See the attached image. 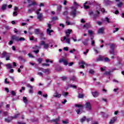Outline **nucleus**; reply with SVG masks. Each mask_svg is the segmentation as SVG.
<instances>
[{
  "label": "nucleus",
  "mask_w": 124,
  "mask_h": 124,
  "mask_svg": "<svg viewBox=\"0 0 124 124\" xmlns=\"http://www.w3.org/2000/svg\"><path fill=\"white\" fill-rule=\"evenodd\" d=\"M108 45H109V48L110 49L109 51V53L111 55H113L114 56L117 55L115 53V49H116V48L117 47V46H116V44H108Z\"/></svg>",
  "instance_id": "f257e3e1"
},
{
  "label": "nucleus",
  "mask_w": 124,
  "mask_h": 124,
  "mask_svg": "<svg viewBox=\"0 0 124 124\" xmlns=\"http://www.w3.org/2000/svg\"><path fill=\"white\" fill-rule=\"evenodd\" d=\"M75 107H78L79 108L76 110L78 115H79V114H82V112H81V109H83V108H84V106L82 105L76 104Z\"/></svg>",
  "instance_id": "f03ea898"
},
{
  "label": "nucleus",
  "mask_w": 124,
  "mask_h": 124,
  "mask_svg": "<svg viewBox=\"0 0 124 124\" xmlns=\"http://www.w3.org/2000/svg\"><path fill=\"white\" fill-rule=\"evenodd\" d=\"M39 11H41V8L36 11V14H37V18L40 20L42 21V18L43 17V14L42 13H39Z\"/></svg>",
  "instance_id": "7ed1b4c3"
},
{
  "label": "nucleus",
  "mask_w": 124,
  "mask_h": 124,
  "mask_svg": "<svg viewBox=\"0 0 124 124\" xmlns=\"http://www.w3.org/2000/svg\"><path fill=\"white\" fill-rule=\"evenodd\" d=\"M84 106L87 111H92V105H91V103L87 102Z\"/></svg>",
  "instance_id": "20e7f679"
},
{
  "label": "nucleus",
  "mask_w": 124,
  "mask_h": 124,
  "mask_svg": "<svg viewBox=\"0 0 124 124\" xmlns=\"http://www.w3.org/2000/svg\"><path fill=\"white\" fill-rule=\"evenodd\" d=\"M72 10L70 12V15L71 16H73V17H76V9L74 7H72Z\"/></svg>",
  "instance_id": "39448f33"
},
{
  "label": "nucleus",
  "mask_w": 124,
  "mask_h": 124,
  "mask_svg": "<svg viewBox=\"0 0 124 124\" xmlns=\"http://www.w3.org/2000/svg\"><path fill=\"white\" fill-rule=\"evenodd\" d=\"M10 56H11V54L10 53H8L6 51H4L1 54V58H7L8 57H10Z\"/></svg>",
  "instance_id": "423d86ee"
},
{
  "label": "nucleus",
  "mask_w": 124,
  "mask_h": 124,
  "mask_svg": "<svg viewBox=\"0 0 124 124\" xmlns=\"http://www.w3.org/2000/svg\"><path fill=\"white\" fill-rule=\"evenodd\" d=\"M78 64L80 65V67H81V68H85V66H84V65H86V66H88V65H89V64L85 62V61H84L79 62Z\"/></svg>",
  "instance_id": "0eeeda50"
},
{
  "label": "nucleus",
  "mask_w": 124,
  "mask_h": 124,
  "mask_svg": "<svg viewBox=\"0 0 124 124\" xmlns=\"http://www.w3.org/2000/svg\"><path fill=\"white\" fill-rule=\"evenodd\" d=\"M86 4H88V5H86ZM93 5V3L90 1L86 2L83 4L84 7L85 9H88V8H90L89 5Z\"/></svg>",
  "instance_id": "6e6552de"
},
{
  "label": "nucleus",
  "mask_w": 124,
  "mask_h": 124,
  "mask_svg": "<svg viewBox=\"0 0 124 124\" xmlns=\"http://www.w3.org/2000/svg\"><path fill=\"white\" fill-rule=\"evenodd\" d=\"M40 45H44V49H48V48H49V44H45V42L44 41L41 42Z\"/></svg>",
  "instance_id": "1a4fd4ad"
},
{
  "label": "nucleus",
  "mask_w": 124,
  "mask_h": 124,
  "mask_svg": "<svg viewBox=\"0 0 124 124\" xmlns=\"http://www.w3.org/2000/svg\"><path fill=\"white\" fill-rule=\"evenodd\" d=\"M89 38L84 39L82 41V43L84 45V46H88L89 45Z\"/></svg>",
  "instance_id": "9d476101"
},
{
  "label": "nucleus",
  "mask_w": 124,
  "mask_h": 124,
  "mask_svg": "<svg viewBox=\"0 0 124 124\" xmlns=\"http://www.w3.org/2000/svg\"><path fill=\"white\" fill-rule=\"evenodd\" d=\"M12 120H13V117L12 116H9L8 118H5L4 120L6 123H11L12 122Z\"/></svg>",
  "instance_id": "9b49d317"
},
{
  "label": "nucleus",
  "mask_w": 124,
  "mask_h": 124,
  "mask_svg": "<svg viewBox=\"0 0 124 124\" xmlns=\"http://www.w3.org/2000/svg\"><path fill=\"white\" fill-rule=\"evenodd\" d=\"M39 69H40L42 72H44V73H46V74H49L50 72L49 69H44L43 68H41Z\"/></svg>",
  "instance_id": "f8f14e48"
},
{
  "label": "nucleus",
  "mask_w": 124,
  "mask_h": 124,
  "mask_svg": "<svg viewBox=\"0 0 124 124\" xmlns=\"http://www.w3.org/2000/svg\"><path fill=\"white\" fill-rule=\"evenodd\" d=\"M59 62L61 63L62 62H63L64 65H67L68 62L67 61L64 59H61L59 60Z\"/></svg>",
  "instance_id": "ddd939ff"
},
{
  "label": "nucleus",
  "mask_w": 124,
  "mask_h": 124,
  "mask_svg": "<svg viewBox=\"0 0 124 124\" xmlns=\"http://www.w3.org/2000/svg\"><path fill=\"white\" fill-rule=\"evenodd\" d=\"M72 31V30L69 29H68L65 31V34L66 35L67 37H69V35H70V34L71 33Z\"/></svg>",
  "instance_id": "4468645a"
},
{
  "label": "nucleus",
  "mask_w": 124,
  "mask_h": 124,
  "mask_svg": "<svg viewBox=\"0 0 124 124\" xmlns=\"http://www.w3.org/2000/svg\"><path fill=\"white\" fill-rule=\"evenodd\" d=\"M91 24L89 23H86L84 25H83V29H86V30H88V29H90V28H91Z\"/></svg>",
  "instance_id": "2eb2a0df"
},
{
  "label": "nucleus",
  "mask_w": 124,
  "mask_h": 124,
  "mask_svg": "<svg viewBox=\"0 0 124 124\" xmlns=\"http://www.w3.org/2000/svg\"><path fill=\"white\" fill-rule=\"evenodd\" d=\"M54 97H56V98H60L61 97V96H62V94L59 93L58 92H56L54 93V95H53Z\"/></svg>",
  "instance_id": "dca6fc26"
},
{
  "label": "nucleus",
  "mask_w": 124,
  "mask_h": 124,
  "mask_svg": "<svg viewBox=\"0 0 124 124\" xmlns=\"http://www.w3.org/2000/svg\"><path fill=\"white\" fill-rule=\"evenodd\" d=\"M49 122L50 123H53H53H58V122H60V116H59L58 118L50 120Z\"/></svg>",
  "instance_id": "f3484780"
},
{
  "label": "nucleus",
  "mask_w": 124,
  "mask_h": 124,
  "mask_svg": "<svg viewBox=\"0 0 124 124\" xmlns=\"http://www.w3.org/2000/svg\"><path fill=\"white\" fill-rule=\"evenodd\" d=\"M12 40H16V41H19V37H17L15 35L11 37Z\"/></svg>",
  "instance_id": "a211bd4d"
},
{
  "label": "nucleus",
  "mask_w": 124,
  "mask_h": 124,
  "mask_svg": "<svg viewBox=\"0 0 124 124\" xmlns=\"http://www.w3.org/2000/svg\"><path fill=\"white\" fill-rule=\"evenodd\" d=\"M117 121V117H113L112 119H111L109 122V124H113L115 122Z\"/></svg>",
  "instance_id": "6ab92c4d"
},
{
  "label": "nucleus",
  "mask_w": 124,
  "mask_h": 124,
  "mask_svg": "<svg viewBox=\"0 0 124 124\" xmlns=\"http://www.w3.org/2000/svg\"><path fill=\"white\" fill-rule=\"evenodd\" d=\"M100 113L103 118H108V116H109V115L104 113V112H100Z\"/></svg>",
  "instance_id": "aec40b11"
},
{
  "label": "nucleus",
  "mask_w": 124,
  "mask_h": 124,
  "mask_svg": "<svg viewBox=\"0 0 124 124\" xmlns=\"http://www.w3.org/2000/svg\"><path fill=\"white\" fill-rule=\"evenodd\" d=\"M92 94L94 97H97V96L99 95L98 92L96 91L93 92Z\"/></svg>",
  "instance_id": "412c9836"
},
{
  "label": "nucleus",
  "mask_w": 124,
  "mask_h": 124,
  "mask_svg": "<svg viewBox=\"0 0 124 124\" xmlns=\"http://www.w3.org/2000/svg\"><path fill=\"white\" fill-rule=\"evenodd\" d=\"M31 2V4H29L28 5V7H31V6H32V5H37V3H36V2L35 1H32Z\"/></svg>",
  "instance_id": "4be33fe9"
},
{
  "label": "nucleus",
  "mask_w": 124,
  "mask_h": 124,
  "mask_svg": "<svg viewBox=\"0 0 124 124\" xmlns=\"http://www.w3.org/2000/svg\"><path fill=\"white\" fill-rule=\"evenodd\" d=\"M101 61H103V56L100 55L96 59V62H100Z\"/></svg>",
  "instance_id": "5701e85b"
},
{
  "label": "nucleus",
  "mask_w": 124,
  "mask_h": 124,
  "mask_svg": "<svg viewBox=\"0 0 124 124\" xmlns=\"http://www.w3.org/2000/svg\"><path fill=\"white\" fill-rule=\"evenodd\" d=\"M103 31H104V28L102 27L99 29L98 33H103Z\"/></svg>",
  "instance_id": "b1692460"
},
{
  "label": "nucleus",
  "mask_w": 124,
  "mask_h": 124,
  "mask_svg": "<svg viewBox=\"0 0 124 124\" xmlns=\"http://www.w3.org/2000/svg\"><path fill=\"white\" fill-rule=\"evenodd\" d=\"M63 40H66L67 43H70V38H67L66 36L63 37Z\"/></svg>",
  "instance_id": "393cba45"
},
{
  "label": "nucleus",
  "mask_w": 124,
  "mask_h": 124,
  "mask_svg": "<svg viewBox=\"0 0 124 124\" xmlns=\"http://www.w3.org/2000/svg\"><path fill=\"white\" fill-rule=\"evenodd\" d=\"M34 33H35V34H40V31H39V29H35Z\"/></svg>",
  "instance_id": "a878e982"
},
{
  "label": "nucleus",
  "mask_w": 124,
  "mask_h": 124,
  "mask_svg": "<svg viewBox=\"0 0 124 124\" xmlns=\"http://www.w3.org/2000/svg\"><path fill=\"white\" fill-rule=\"evenodd\" d=\"M68 86L69 88H73V89H77V86L73 84H69Z\"/></svg>",
  "instance_id": "bb28decb"
},
{
  "label": "nucleus",
  "mask_w": 124,
  "mask_h": 124,
  "mask_svg": "<svg viewBox=\"0 0 124 124\" xmlns=\"http://www.w3.org/2000/svg\"><path fill=\"white\" fill-rule=\"evenodd\" d=\"M68 92H63L62 93V95H63V96H64V97H66V96H67V95H68Z\"/></svg>",
  "instance_id": "cd10ccee"
},
{
  "label": "nucleus",
  "mask_w": 124,
  "mask_h": 124,
  "mask_svg": "<svg viewBox=\"0 0 124 124\" xmlns=\"http://www.w3.org/2000/svg\"><path fill=\"white\" fill-rule=\"evenodd\" d=\"M86 120V117L85 116H83L81 119H80V122L83 124L85 121Z\"/></svg>",
  "instance_id": "c85d7f7f"
},
{
  "label": "nucleus",
  "mask_w": 124,
  "mask_h": 124,
  "mask_svg": "<svg viewBox=\"0 0 124 124\" xmlns=\"http://www.w3.org/2000/svg\"><path fill=\"white\" fill-rule=\"evenodd\" d=\"M70 80L71 81H76V80H77V78H76L75 76H73L71 77Z\"/></svg>",
  "instance_id": "c756f323"
},
{
  "label": "nucleus",
  "mask_w": 124,
  "mask_h": 124,
  "mask_svg": "<svg viewBox=\"0 0 124 124\" xmlns=\"http://www.w3.org/2000/svg\"><path fill=\"white\" fill-rule=\"evenodd\" d=\"M7 7V4H3L1 7L2 10H5V9H6Z\"/></svg>",
  "instance_id": "7c9ffc66"
},
{
  "label": "nucleus",
  "mask_w": 124,
  "mask_h": 124,
  "mask_svg": "<svg viewBox=\"0 0 124 124\" xmlns=\"http://www.w3.org/2000/svg\"><path fill=\"white\" fill-rule=\"evenodd\" d=\"M19 116H20V113H17V114L15 115L14 116H12L13 120L14 119H17V118H18V117H19Z\"/></svg>",
  "instance_id": "2f4dec72"
},
{
  "label": "nucleus",
  "mask_w": 124,
  "mask_h": 124,
  "mask_svg": "<svg viewBox=\"0 0 124 124\" xmlns=\"http://www.w3.org/2000/svg\"><path fill=\"white\" fill-rule=\"evenodd\" d=\"M105 3H106V4H111V3H113V1H110L109 0H107L105 1Z\"/></svg>",
  "instance_id": "473e14b6"
},
{
  "label": "nucleus",
  "mask_w": 124,
  "mask_h": 124,
  "mask_svg": "<svg viewBox=\"0 0 124 124\" xmlns=\"http://www.w3.org/2000/svg\"><path fill=\"white\" fill-rule=\"evenodd\" d=\"M46 31L49 35H51V32H53V30H50V29H47L46 30Z\"/></svg>",
  "instance_id": "72a5a7b5"
},
{
  "label": "nucleus",
  "mask_w": 124,
  "mask_h": 124,
  "mask_svg": "<svg viewBox=\"0 0 124 124\" xmlns=\"http://www.w3.org/2000/svg\"><path fill=\"white\" fill-rule=\"evenodd\" d=\"M23 100L24 103H25L26 104H27V103H28V99H27V97H23Z\"/></svg>",
  "instance_id": "f704fd0d"
},
{
  "label": "nucleus",
  "mask_w": 124,
  "mask_h": 124,
  "mask_svg": "<svg viewBox=\"0 0 124 124\" xmlns=\"http://www.w3.org/2000/svg\"><path fill=\"white\" fill-rule=\"evenodd\" d=\"M88 34L91 36H92V35H93V31H92V30H88Z\"/></svg>",
  "instance_id": "c9c22d12"
},
{
  "label": "nucleus",
  "mask_w": 124,
  "mask_h": 124,
  "mask_svg": "<svg viewBox=\"0 0 124 124\" xmlns=\"http://www.w3.org/2000/svg\"><path fill=\"white\" fill-rule=\"evenodd\" d=\"M5 66H7L8 68H9V69H10V68H12V65H11V64H10V63L6 64L5 65Z\"/></svg>",
  "instance_id": "e433bc0d"
},
{
  "label": "nucleus",
  "mask_w": 124,
  "mask_h": 124,
  "mask_svg": "<svg viewBox=\"0 0 124 124\" xmlns=\"http://www.w3.org/2000/svg\"><path fill=\"white\" fill-rule=\"evenodd\" d=\"M61 10H62V5H60L57 7V11H58L59 12H61Z\"/></svg>",
  "instance_id": "4c0bfd02"
},
{
  "label": "nucleus",
  "mask_w": 124,
  "mask_h": 124,
  "mask_svg": "<svg viewBox=\"0 0 124 124\" xmlns=\"http://www.w3.org/2000/svg\"><path fill=\"white\" fill-rule=\"evenodd\" d=\"M31 10H32V11H35V9H34V8H32L31 9H29L28 10V13H31Z\"/></svg>",
  "instance_id": "58836bf2"
},
{
  "label": "nucleus",
  "mask_w": 124,
  "mask_h": 124,
  "mask_svg": "<svg viewBox=\"0 0 124 124\" xmlns=\"http://www.w3.org/2000/svg\"><path fill=\"white\" fill-rule=\"evenodd\" d=\"M13 16L14 17H16V16H17L18 15V12L17 11H14L13 12Z\"/></svg>",
  "instance_id": "ea45409f"
},
{
  "label": "nucleus",
  "mask_w": 124,
  "mask_h": 124,
  "mask_svg": "<svg viewBox=\"0 0 124 124\" xmlns=\"http://www.w3.org/2000/svg\"><path fill=\"white\" fill-rule=\"evenodd\" d=\"M123 5V3L122 2H119L118 4H117L118 7L121 8L122 7Z\"/></svg>",
  "instance_id": "a19ab883"
},
{
  "label": "nucleus",
  "mask_w": 124,
  "mask_h": 124,
  "mask_svg": "<svg viewBox=\"0 0 124 124\" xmlns=\"http://www.w3.org/2000/svg\"><path fill=\"white\" fill-rule=\"evenodd\" d=\"M104 61L107 62H110V59H109V58H108V57H106L104 59Z\"/></svg>",
  "instance_id": "79ce46f5"
},
{
  "label": "nucleus",
  "mask_w": 124,
  "mask_h": 124,
  "mask_svg": "<svg viewBox=\"0 0 124 124\" xmlns=\"http://www.w3.org/2000/svg\"><path fill=\"white\" fill-rule=\"evenodd\" d=\"M104 74H105V75H110L111 72H110V71H109V72L105 71Z\"/></svg>",
  "instance_id": "37998d69"
},
{
  "label": "nucleus",
  "mask_w": 124,
  "mask_h": 124,
  "mask_svg": "<svg viewBox=\"0 0 124 124\" xmlns=\"http://www.w3.org/2000/svg\"><path fill=\"white\" fill-rule=\"evenodd\" d=\"M25 39L24 37H20L19 38L18 41H25Z\"/></svg>",
  "instance_id": "c03bdc74"
},
{
  "label": "nucleus",
  "mask_w": 124,
  "mask_h": 124,
  "mask_svg": "<svg viewBox=\"0 0 124 124\" xmlns=\"http://www.w3.org/2000/svg\"><path fill=\"white\" fill-rule=\"evenodd\" d=\"M17 124H27V123L26 122H23L22 121H18L17 122Z\"/></svg>",
  "instance_id": "a18cd8bd"
},
{
  "label": "nucleus",
  "mask_w": 124,
  "mask_h": 124,
  "mask_svg": "<svg viewBox=\"0 0 124 124\" xmlns=\"http://www.w3.org/2000/svg\"><path fill=\"white\" fill-rule=\"evenodd\" d=\"M43 66H50V64L43 63L42 64Z\"/></svg>",
  "instance_id": "49530a36"
},
{
  "label": "nucleus",
  "mask_w": 124,
  "mask_h": 124,
  "mask_svg": "<svg viewBox=\"0 0 124 124\" xmlns=\"http://www.w3.org/2000/svg\"><path fill=\"white\" fill-rule=\"evenodd\" d=\"M84 97V95L82 94H78V98H83Z\"/></svg>",
  "instance_id": "de8ad7c7"
},
{
  "label": "nucleus",
  "mask_w": 124,
  "mask_h": 124,
  "mask_svg": "<svg viewBox=\"0 0 124 124\" xmlns=\"http://www.w3.org/2000/svg\"><path fill=\"white\" fill-rule=\"evenodd\" d=\"M75 51H76V49H75V48H73V49H71L69 52L71 53V54H73V52H75Z\"/></svg>",
  "instance_id": "09e8293b"
},
{
  "label": "nucleus",
  "mask_w": 124,
  "mask_h": 124,
  "mask_svg": "<svg viewBox=\"0 0 124 124\" xmlns=\"http://www.w3.org/2000/svg\"><path fill=\"white\" fill-rule=\"evenodd\" d=\"M42 61H43V60L41 58H39L38 59V62L39 63H41V62H42Z\"/></svg>",
  "instance_id": "8fccbe9b"
},
{
  "label": "nucleus",
  "mask_w": 124,
  "mask_h": 124,
  "mask_svg": "<svg viewBox=\"0 0 124 124\" xmlns=\"http://www.w3.org/2000/svg\"><path fill=\"white\" fill-rule=\"evenodd\" d=\"M52 19L53 21H56V20H58V17L57 16L53 17H52Z\"/></svg>",
  "instance_id": "3c124183"
},
{
  "label": "nucleus",
  "mask_w": 124,
  "mask_h": 124,
  "mask_svg": "<svg viewBox=\"0 0 124 124\" xmlns=\"http://www.w3.org/2000/svg\"><path fill=\"white\" fill-rule=\"evenodd\" d=\"M99 10L102 12H103V13L105 12V9L104 8H100Z\"/></svg>",
  "instance_id": "603ef678"
},
{
  "label": "nucleus",
  "mask_w": 124,
  "mask_h": 124,
  "mask_svg": "<svg viewBox=\"0 0 124 124\" xmlns=\"http://www.w3.org/2000/svg\"><path fill=\"white\" fill-rule=\"evenodd\" d=\"M89 53V49H86V52H83L84 55H87Z\"/></svg>",
  "instance_id": "864d4df0"
},
{
  "label": "nucleus",
  "mask_w": 124,
  "mask_h": 124,
  "mask_svg": "<svg viewBox=\"0 0 124 124\" xmlns=\"http://www.w3.org/2000/svg\"><path fill=\"white\" fill-rule=\"evenodd\" d=\"M27 87L28 88H30V89H32V88H33L32 86L31 85V84H27Z\"/></svg>",
  "instance_id": "5fc2aeb1"
},
{
  "label": "nucleus",
  "mask_w": 124,
  "mask_h": 124,
  "mask_svg": "<svg viewBox=\"0 0 124 124\" xmlns=\"http://www.w3.org/2000/svg\"><path fill=\"white\" fill-rule=\"evenodd\" d=\"M28 56L29 58H34V56H32L31 53H29Z\"/></svg>",
  "instance_id": "6e6d98bb"
},
{
  "label": "nucleus",
  "mask_w": 124,
  "mask_h": 124,
  "mask_svg": "<svg viewBox=\"0 0 124 124\" xmlns=\"http://www.w3.org/2000/svg\"><path fill=\"white\" fill-rule=\"evenodd\" d=\"M67 14H68V12L67 11L64 12L63 13V15H64V16L67 15Z\"/></svg>",
  "instance_id": "4d7b16f0"
},
{
  "label": "nucleus",
  "mask_w": 124,
  "mask_h": 124,
  "mask_svg": "<svg viewBox=\"0 0 124 124\" xmlns=\"http://www.w3.org/2000/svg\"><path fill=\"white\" fill-rule=\"evenodd\" d=\"M33 49H40V46H36L35 47H33Z\"/></svg>",
  "instance_id": "13d9d810"
},
{
  "label": "nucleus",
  "mask_w": 124,
  "mask_h": 124,
  "mask_svg": "<svg viewBox=\"0 0 124 124\" xmlns=\"http://www.w3.org/2000/svg\"><path fill=\"white\" fill-rule=\"evenodd\" d=\"M89 15H93V11H90L89 13Z\"/></svg>",
  "instance_id": "bf43d9fd"
},
{
  "label": "nucleus",
  "mask_w": 124,
  "mask_h": 124,
  "mask_svg": "<svg viewBox=\"0 0 124 124\" xmlns=\"http://www.w3.org/2000/svg\"><path fill=\"white\" fill-rule=\"evenodd\" d=\"M33 53H35L36 54H38V53L39 52V50L37 49L36 50H33Z\"/></svg>",
  "instance_id": "052dcab7"
},
{
  "label": "nucleus",
  "mask_w": 124,
  "mask_h": 124,
  "mask_svg": "<svg viewBox=\"0 0 124 124\" xmlns=\"http://www.w3.org/2000/svg\"><path fill=\"white\" fill-rule=\"evenodd\" d=\"M94 43H95L94 41L92 40L91 41V45H92V46H94Z\"/></svg>",
  "instance_id": "680f3d73"
},
{
  "label": "nucleus",
  "mask_w": 124,
  "mask_h": 124,
  "mask_svg": "<svg viewBox=\"0 0 124 124\" xmlns=\"http://www.w3.org/2000/svg\"><path fill=\"white\" fill-rule=\"evenodd\" d=\"M105 20L107 21L108 23H110V19H109L108 17H106Z\"/></svg>",
  "instance_id": "e2e57ef3"
},
{
  "label": "nucleus",
  "mask_w": 124,
  "mask_h": 124,
  "mask_svg": "<svg viewBox=\"0 0 124 124\" xmlns=\"http://www.w3.org/2000/svg\"><path fill=\"white\" fill-rule=\"evenodd\" d=\"M62 124H68V121H62Z\"/></svg>",
  "instance_id": "0e129e2a"
},
{
  "label": "nucleus",
  "mask_w": 124,
  "mask_h": 124,
  "mask_svg": "<svg viewBox=\"0 0 124 124\" xmlns=\"http://www.w3.org/2000/svg\"><path fill=\"white\" fill-rule=\"evenodd\" d=\"M86 120L87 123H89V122H90V121H92V118H86Z\"/></svg>",
  "instance_id": "69168bd1"
},
{
  "label": "nucleus",
  "mask_w": 124,
  "mask_h": 124,
  "mask_svg": "<svg viewBox=\"0 0 124 124\" xmlns=\"http://www.w3.org/2000/svg\"><path fill=\"white\" fill-rule=\"evenodd\" d=\"M18 60H19V61H23V57L22 56H19L18 57Z\"/></svg>",
  "instance_id": "338daca9"
},
{
  "label": "nucleus",
  "mask_w": 124,
  "mask_h": 124,
  "mask_svg": "<svg viewBox=\"0 0 124 124\" xmlns=\"http://www.w3.org/2000/svg\"><path fill=\"white\" fill-rule=\"evenodd\" d=\"M12 44H13V41L12 40L10 41L9 43V45H12Z\"/></svg>",
  "instance_id": "774afa93"
}]
</instances>
